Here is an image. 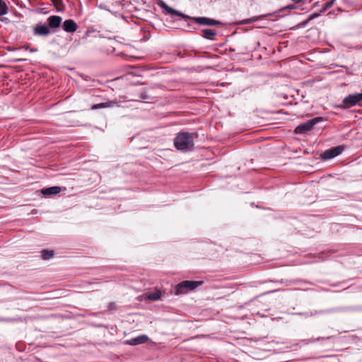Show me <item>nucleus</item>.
I'll use <instances>...</instances> for the list:
<instances>
[{
    "label": "nucleus",
    "mask_w": 362,
    "mask_h": 362,
    "mask_svg": "<svg viewBox=\"0 0 362 362\" xmlns=\"http://www.w3.org/2000/svg\"><path fill=\"white\" fill-rule=\"evenodd\" d=\"M54 4H59L62 2V0H51Z\"/></svg>",
    "instance_id": "obj_22"
},
{
    "label": "nucleus",
    "mask_w": 362,
    "mask_h": 362,
    "mask_svg": "<svg viewBox=\"0 0 362 362\" xmlns=\"http://www.w3.org/2000/svg\"><path fill=\"white\" fill-rule=\"evenodd\" d=\"M322 13L320 11L319 13H314L310 16L308 18V21H312L317 17H319L321 15Z\"/></svg>",
    "instance_id": "obj_18"
},
{
    "label": "nucleus",
    "mask_w": 362,
    "mask_h": 362,
    "mask_svg": "<svg viewBox=\"0 0 362 362\" xmlns=\"http://www.w3.org/2000/svg\"><path fill=\"white\" fill-rule=\"evenodd\" d=\"M16 61L21 62V61H24V59H17Z\"/></svg>",
    "instance_id": "obj_28"
},
{
    "label": "nucleus",
    "mask_w": 362,
    "mask_h": 362,
    "mask_svg": "<svg viewBox=\"0 0 362 362\" xmlns=\"http://www.w3.org/2000/svg\"><path fill=\"white\" fill-rule=\"evenodd\" d=\"M114 104H115V103H113V102H107V103H102L95 104V105H92V110H96V109H99V108H102V107H112Z\"/></svg>",
    "instance_id": "obj_15"
},
{
    "label": "nucleus",
    "mask_w": 362,
    "mask_h": 362,
    "mask_svg": "<svg viewBox=\"0 0 362 362\" xmlns=\"http://www.w3.org/2000/svg\"><path fill=\"white\" fill-rule=\"evenodd\" d=\"M216 35V33L211 29H204L202 30V36L206 39L212 40L213 37Z\"/></svg>",
    "instance_id": "obj_13"
},
{
    "label": "nucleus",
    "mask_w": 362,
    "mask_h": 362,
    "mask_svg": "<svg viewBox=\"0 0 362 362\" xmlns=\"http://www.w3.org/2000/svg\"><path fill=\"white\" fill-rule=\"evenodd\" d=\"M62 28L67 33H74L77 29V25L72 19H68L63 23Z\"/></svg>",
    "instance_id": "obj_9"
},
{
    "label": "nucleus",
    "mask_w": 362,
    "mask_h": 362,
    "mask_svg": "<svg viewBox=\"0 0 362 362\" xmlns=\"http://www.w3.org/2000/svg\"><path fill=\"white\" fill-rule=\"evenodd\" d=\"M22 49H29L30 52H36L37 49H33V48H30L29 49L28 47H23Z\"/></svg>",
    "instance_id": "obj_21"
},
{
    "label": "nucleus",
    "mask_w": 362,
    "mask_h": 362,
    "mask_svg": "<svg viewBox=\"0 0 362 362\" xmlns=\"http://www.w3.org/2000/svg\"><path fill=\"white\" fill-rule=\"evenodd\" d=\"M324 311L323 310H320V311H315V313L314 314H321V313H323Z\"/></svg>",
    "instance_id": "obj_24"
},
{
    "label": "nucleus",
    "mask_w": 362,
    "mask_h": 362,
    "mask_svg": "<svg viewBox=\"0 0 362 362\" xmlns=\"http://www.w3.org/2000/svg\"><path fill=\"white\" fill-rule=\"evenodd\" d=\"M62 18L59 16H50L48 17L47 22L49 29H56L59 28L62 23Z\"/></svg>",
    "instance_id": "obj_8"
},
{
    "label": "nucleus",
    "mask_w": 362,
    "mask_h": 362,
    "mask_svg": "<svg viewBox=\"0 0 362 362\" xmlns=\"http://www.w3.org/2000/svg\"><path fill=\"white\" fill-rule=\"evenodd\" d=\"M158 4L163 9H164V13L165 14H170L173 16H180L182 18H185V19H191L199 25L212 26V25H218L222 24V23L219 21H217L215 19H211V18H206V17H192L191 18L185 14H183L180 11H177V10L170 7L162 0H158Z\"/></svg>",
    "instance_id": "obj_1"
},
{
    "label": "nucleus",
    "mask_w": 362,
    "mask_h": 362,
    "mask_svg": "<svg viewBox=\"0 0 362 362\" xmlns=\"http://www.w3.org/2000/svg\"><path fill=\"white\" fill-rule=\"evenodd\" d=\"M108 308H109L110 310H113V309H115V303H109V305H108Z\"/></svg>",
    "instance_id": "obj_20"
},
{
    "label": "nucleus",
    "mask_w": 362,
    "mask_h": 362,
    "mask_svg": "<svg viewBox=\"0 0 362 362\" xmlns=\"http://www.w3.org/2000/svg\"><path fill=\"white\" fill-rule=\"evenodd\" d=\"M54 256L53 250H44L42 251V258L45 260L49 259Z\"/></svg>",
    "instance_id": "obj_16"
},
{
    "label": "nucleus",
    "mask_w": 362,
    "mask_h": 362,
    "mask_svg": "<svg viewBox=\"0 0 362 362\" xmlns=\"http://www.w3.org/2000/svg\"><path fill=\"white\" fill-rule=\"evenodd\" d=\"M295 4L300 3L302 0H292Z\"/></svg>",
    "instance_id": "obj_26"
},
{
    "label": "nucleus",
    "mask_w": 362,
    "mask_h": 362,
    "mask_svg": "<svg viewBox=\"0 0 362 362\" xmlns=\"http://www.w3.org/2000/svg\"><path fill=\"white\" fill-rule=\"evenodd\" d=\"M148 340V336L144 334V335H140L139 337H136L135 338H132L129 340H127L126 343L127 344H129L132 346H135V345H138V344H144Z\"/></svg>",
    "instance_id": "obj_10"
},
{
    "label": "nucleus",
    "mask_w": 362,
    "mask_h": 362,
    "mask_svg": "<svg viewBox=\"0 0 362 362\" xmlns=\"http://www.w3.org/2000/svg\"><path fill=\"white\" fill-rule=\"evenodd\" d=\"M96 81L95 80H92V86H95V83Z\"/></svg>",
    "instance_id": "obj_27"
},
{
    "label": "nucleus",
    "mask_w": 362,
    "mask_h": 362,
    "mask_svg": "<svg viewBox=\"0 0 362 362\" xmlns=\"http://www.w3.org/2000/svg\"><path fill=\"white\" fill-rule=\"evenodd\" d=\"M362 101V93L349 94L346 96L343 100V107L350 108Z\"/></svg>",
    "instance_id": "obj_5"
},
{
    "label": "nucleus",
    "mask_w": 362,
    "mask_h": 362,
    "mask_svg": "<svg viewBox=\"0 0 362 362\" xmlns=\"http://www.w3.org/2000/svg\"><path fill=\"white\" fill-rule=\"evenodd\" d=\"M269 16H271V14L262 15V16H254V17H252L250 18H247V19L242 20L238 24H239V25L250 24V23L256 22V21H257L259 20H262V19L264 18L265 17Z\"/></svg>",
    "instance_id": "obj_12"
},
{
    "label": "nucleus",
    "mask_w": 362,
    "mask_h": 362,
    "mask_svg": "<svg viewBox=\"0 0 362 362\" xmlns=\"http://www.w3.org/2000/svg\"><path fill=\"white\" fill-rule=\"evenodd\" d=\"M61 192V187L58 186L50 187L47 188H44L41 190L42 194L47 195H54L57 194Z\"/></svg>",
    "instance_id": "obj_11"
},
{
    "label": "nucleus",
    "mask_w": 362,
    "mask_h": 362,
    "mask_svg": "<svg viewBox=\"0 0 362 362\" xmlns=\"http://www.w3.org/2000/svg\"><path fill=\"white\" fill-rule=\"evenodd\" d=\"M202 284V281H183L175 286V294L180 295L187 293L189 291L194 290Z\"/></svg>",
    "instance_id": "obj_3"
},
{
    "label": "nucleus",
    "mask_w": 362,
    "mask_h": 362,
    "mask_svg": "<svg viewBox=\"0 0 362 362\" xmlns=\"http://www.w3.org/2000/svg\"><path fill=\"white\" fill-rule=\"evenodd\" d=\"M176 148L182 151L192 150L194 146L193 134L188 132H180L174 139Z\"/></svg>",
    "instance_id": "obj_2"
},
{
    "label": "nucleus",
    "mask_w": 362,
    "mask_h": 362,
    "mask_svg": "<svg viewBox=\"0 0 362 362\" xmlns=\"http://www.w3.org/2000/svg\"><path fill=\"white\" fill-rule=\"evenodd\" d=\"M344 148H345L344 146L341 145V146H338L327 149L322 153V155H321L322 159L327 160L334 158V157L341 154L343 152V151L344 150Z\"/></svg>",
    "instance_id": "obj_6"
},
{
    "label": "nucleus",
    "mask_w": 362,
    "mask_h": 362,
    "mask_svg": "<svg viewBox=\"0 0 362 362\" xmlns=\"http://www.w3.org/2000/svg\"><path fill=\"white\" fill-rule=\"evenodd\" d=\"M161 297V292L158 290L153 293H150L147 295V298L151 300H159Z\"/></svg>",
    "instance_id": "obj_14"
},
{
    "label": "nucleus",
    "mask_w": 362,
    "mask_h": 362,
    "mask_svg": "<svg viewBox=\"0 0 362 362\" xmlns=\"http://www.w3.org/2000/svg\"><path fill=\"white\" fill-rule=\"evenodd\" d=\"M322 120L323 118L322 117H317L313 118L307 121L306 122L302 123L297 126L294 129V132L296 134H303L305 132L310 131L316 124Z\"/></svg>",
    "instance_id": "obj_4"
},
{
    "label": "nucleus",
    "mask_w": 362,
    "mask_h": 362,
    "mask_svg": "<svg viewBox=\"0 0 362 362\" xmlns=\"http://www.w3.org/2000/svg\"><path fill=\"white\" fill-rule=\"evenodd\" d=\"M141 98L142 99H148V96L146 94H145V93H142V94L141 95Z\"/></svg>",
    "instance_id": "obj_23"
},
{
    "label": "nucleus",
    "mask_w": 362,
    "mask_h": 362,
    "mask_svg": "<svg viewBox=\"0 0 362 362\" xmlns=\"http://www.w3.org/2000/svg\"><path fill=\"white\" fill-rule=\"evenodd\" d=\"M309 21H308V19L306 21L303 22V23H302L303 26H305V25H307V23H308Z\"/></svg>",
    "instance_id": "obj_25"
},
{
    "label": "nucleus",
    "mask_w": 362,
    "mask_h": 362,
    "mask_svg": "<svg viewBox=\"0 0 362 362\" xmlns=\"http://www.w3.org/2000/svg\"><path fill=\"white\" fill-rule=\"evenodd\" d=\"M296 8V6H295V4H290V5H288L287 6L284 7L282 10H286V9H295Z\"/></svg>",
    "instance_id": "obj_19"
},
{
    "label": "nucleus",
    "mask_w": 362,
    "mask_h": 362,
    "mask_svg": "<svg viewBox=\"0 0 362 362\" xmlns=\"http://www.w3.org/2000/svg\"><path fill=\"white\" fill-rule=\"evenodd\" d=\"M334 0L327 1L325 4H323L322 9L320 10V13H323L326 11L327 9L331 8L334 4Z\"/></svg>",
    "instance_id": "obj_17"
},
{
    "label": "nucleus",
    "mask_w": 362,
    "mask_h": 362,
    "mask_svg": "<svg viewBox=\"0 0 362 362\" xmlns=\"http://www.w3.org/2000/svg\"><path fill=\"white\" fill-rule=\"evenodd\" d=\"M33 33L37 36H48L51 33V30L48 25L37 23L33 28Z\"/></svg>",
    "instance_id": "obj_7"
}]
</instances>
